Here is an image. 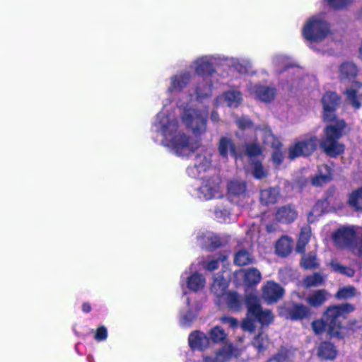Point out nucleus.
I'll list each match as a JSON object with an SVG mask.
<instances>
[{
  "label": "nucleus",
  "instance_id": "1",
  "mask_svg": "<svg viewBox=\"0 0 362 362\" xmlns=\"http://www.w3.org/2000/svg\"><path fill=\"white\" fill-rule=\"evenodd\" d=\"M218 58L213 56H202L196 59L191 69L202 76V83L195 88L196 96L192 94L182 95L177 103L182 124L193 134L189 136L180 127L177 118L169 112L164 105L157 114L152 129L160 137V144L169 151L177 156H188L201 146L199 137L207 130L209 110L201 103V100L211 95L212 86L209 83L208 76L214 72V66Z\"/></svg>",
  "mask_w": 362,
  "mask_h": 362
},
{
  "label": "nucleus",
  "instance_id": "2",
  "mask_svg": "<svg viewBox=\"0 0 362 362\" xmlns=\"http://www.w3.org/2000/svg\"><path fill=\"white\" fill-rule=\"evenodd\" d=\"M354 310V305L351 303L329 306L327 308L323 319L313 322V332L316 334H320L327 329L330 336L343 338L346 333V329L341 325L340 320L345 319L347 315Z\"/></svg>",
  "mask_w": 362,
  "mask_h": 362
},
{
  "label": "nucleus",
  "instance_id": "3",
  "mask_svg": "<svg viewBox=\"0 0 362 362\" xmlns=\"http://www.w3.org/2000/svg\"><path fill=\"white\" fill-rule=\"evenodd\" d=\"M358 73V67L351 62H345L339 66L340 80L344 82H354L344 94L346 101L355 109H359L362 102V83L354 81Z\"/></svg>",
  "mask_w": 362,
  "mask_h": 362
},
{
  "label": "nucleus",
  "instance_id": "4",
  "mask_svg": "<svg viewBox=\"0 0 362 362\" xmlns=\"http://www.w3.org/2000/svg\"><path fill=\"white\" fill-rule=\"evenodd\" d=\"M346 127L344 120H337L334 124L327 126L324 130V137L320 143L323 151L331 157H336L344 151V146L337 140L341 137Z\"/></svg>",
  "mask_w": 362,
  "mask_h": 362
},
{
  "label": "nucleus",
  "instance_id": "5",
  "mask_svg": "<svg viewBox=\"0 0 362 362\" xmlns=\"http://www.w3.org/2000/svg\"><path fill=\"white\" fill-rule=\"evenodd\" d=\"M247 315L242 323V328L245 331L253 332L255 329L256 322L262 325H268L273 320V315L269 310H263L259 305L257 296H249L247 298Z\"/></svg>",
  "mask_w": 362,
  "mask_h": 362
},
{
  "label": "nucleus",
  "instance_id": "6",
  "mask_svg": "<svg viewBox=\"0 0 362 362\" xmlns=\"http://www.w3.org/2000/svg\"><path fill=\"white\" fill-rule=\"evenodd\" d=\"M303 37L312 42H321L325 39L332 40L328 23L321 17L310 18L303 28Z\"/></svg>",
  "mask_w": 362,
  "mask_h": 362
},
{
  "label": "nucleus",
  "instance_id": "7",
  "mask_svg": "<svg viewBox=\"0 0 362 362\" xmlns=\"http://www.w3.org/2000/svg\"><path fill=\"white\" fill-rule=\"evenodd\" d=\"M221 180L214 177L210 180H203L197 182L191 190L193 197L200 200H209L214 198H221L223 192L220 187Z\"/></svg>",
  "mask_w": 362,
  "mask_h": 362
},
{
  "label": "nucleus",
  "instance_id": "8",
  "mask_svg": "<svg viewBox=\"0 0 362 362\" xmlns=\"http://www.w3.org/2000/svg\"><path fill=\"white\" fill-rule=\"evenodd\" d=\"M256 136L262 139L265 145L271 146L274 148L272 161L275 165H280L283 160V153L280 151L281 143L272 134L271 129L266 125L256 128Z\"/></svg>",
  "mask_w": 362,
  "mask_h": 362
},
{
  "label": "nucleus",
  "instance_id": "9",
  "mask_svg": "<svg viewBox=\"0 0 362 362\" xmlns=\"http://www.w3.org/2000/svg\"><path fill=\"white\" fill-rule=\"evenodd\" d=\"M317 143V138L315 136H308L296 140L288 148V158L293 160L310 155L315 150Z\"/></svg>",
  "mask_w": 362,
  "mask_h": 362
},
{
  "label": "nucleus",
  "instance_id": "10",
  "mask_svg": "<svg viewBox=\"0 0 362 362\" xmlns=\"http://www.w3.org/2000/svg\"><path fill=\"white\" fill-rule=\"evenodd\" d=\"M198 269H199V263L192 264L189 269V274L186 271L181 279V284L185 283L189 290L195 293L202 291L206 286V279L198 272Z\"/></svg>",
  "mask_w": 362,
  "mask_h": 362
},
{
  "label": "nucleus",
  "instance_id": "11",
  "mask_svg": "<svg viewBox=\"0 0 362 362\" xmlns=\"http://www.w3.org/2000/svg\"><path fill=\"white\" fill-rule=\"evenodd\" d=\"M262 298L268 303L272 304L279 300L284 294V289L277 283L268 281L262 288Z\"/></svg>",
  "mask_w": 362,
  "mask_h": 362
},
{
  "label": "nucleus",
  "instance_id": "12",
  "mask_svg": "<svg viewBox=\"0 0 362 362\" xmlns=\"http://www.w3.org/2000/svg\"><path fill=\"white\" fill-rule=\"evenodd\" d=\"M248 92L251 95L264 103H270L276 96V89L266 86L250 84L248 86Z\"/></svg>",
  "mask_w": 362,
  "mask_h": 362
},
{
  "label": "nucleus",
  "instance_id": "13",
  "mask_svg": "<svg viewBox=\"0 0 362 362\" xmlns=\"http://www.w3.org/2000/svg\"><path fill=\"white\" fill-rule=\"evenodd\" d=\"M339 98L334 92H327L322 98L323 106V116L327 121H332L334 118V112L339 104Z\"/></svg>",
  "mask_w": 362,
  "mask_h": 362
},
{
  "label": "nucleus",
  "instance_id": "14",
  "mask_svg": "<svg viewBox=\"0 0 362 362\" xmlns=\"http://www.w3.org/2000/svg\"><path fill=\"white\" fill-rule=\"evenodd\" d=\"M201 309L199 303H192L189 297L186 299V307L180 311V323L182 327H187L197 317V313Z\"/></svg>",
  "mask_w": 362,
  "mask_h": 362
},
{
  "label": "nucleus",
  "instance_id": "15",
  "mask_svg": "<svg viewBox=\"0 0 362 362\" xmlns=\"http://www.w3.org/2000/svg\"><path fill=\"white\" fill-rule=\"evenodd\" d=\"M192 74L189 71H185L173 75L170 78V83L168 88V93L180 92L189 83Z\"/></svg>",
  "mask_w": 362,
  "mask_h": 362
},
{
  "label": "nucleus",
  "instance_id": "16",
  "mask_svg": "<svg viewBox=\"0 0 362 362\" xmlns=\"http://www.w3.org/2000/svg\"><path fill=\"white\" fill-rule=\"evenodd\" d=\"M241 93L238 90H230L217 97L215 100V105H226L230 107H237L241 103Z\"/></svg>",
  "mask_w": 362,
  "mask_h": 362
},
{
  "label": "nucleus",
  "instance_id": "17",
  "mask_svg": "<svg viewBox=\"0 0 362 362\" xmlns=\"http://www.w3.org/2000/svg\"><path fill=\"white\" fill-rule=\"evenodd\" d=\"M211 166V159L204 155H199L195 158L194 166L188 168V174L194 177L201 176L202 173H205Z\"/></svg>",
  "mask_w": 362,
  "mask_h": 362
},
{
  "label": "nucleus",
  "instance_id": "18",
  "mask_svg": "<svg viewBox=\"0 0 362 362\" xmlns=\"http://www.w3.org/2000/svg\"><path fill=\"white\" fill-rule=\"evenodd\" d=\"M241 349L234 348L231 344L226 345L214 358H206V362H226L231 357H238Z\"/></svg>",
  "mask_w": 362,
  "mask_h": 362
},
{
  "label": "nucleus",
  "instance_id": "19",
  "mask_svg": "<svg viewBox=\"0 0 362 362\" xmlns=\"http://www.w3.org/2000/svg\"><path fill=\"white\" fill-rule=\"evenodd\" d=\"M332 178V170L327 165H322L318 168L317 175L313 177L312 183L315 186H322L329 182Z\"/></svg>",
  "mask_w": 362,
  "mask_h": 362
},
{
  "label": "nucleus",
  "instance_id": "20",
  "mask_svg": "<svg viewBox=\"0 0 362 362\" xmlns=\"http://www.w3.org/2000/svg\"><path fill=\"white\" fill-rule=\"evenodd\" d=\"M189 344L192 349L202 350L209 345V339L203 332H194L189 337Z\"/></svg>",
  "mask_w": 362,
  "mask_h": 362
},
{
  "label": "nucleus",
  "instance_id": "21",
  "mask_svg": "<svg viewBox=\"0 0 362 362\" xmlns=\"http://www.w3.org/2000/svg\"><path fill=\"white\" fill-rule=\"evenodd\" d=\"M218 153L223 158H228L229 155L237 158L235 147L233 141L227 137H222L218 144Z\"/></svg>",
  "mask_w": 362,
  "mask_h": 362
},
{
  "label": "nucleus",
  "instance_id": "22",
  "mask_svg": "<svg viewBox=\"0 0 362 362\" xmlns=\"http://www.w3.org/2000/svg\"><path fill=\"white\" fill-rule=\"evenodd\" d=\"M199 244L206 248L217 247L221 245L219 238L212 232H205L198 237Z\"/></svg>",
  "mask_w": 362,
  "mask_h": 362
},
{
  "label": "nucleus",
  "instance_id": "23",
  "mask_svg": "<svg viewBox=\"0 0 362 362\" xmlns=\"http://www.w3.org/2000/svg\"><path fill=\"white\" fill-rule=\"evenodd\" d=\"M329 296L326 290H317L308 296L306 301L311 307L317 308L323 305Z\"/></svg>",
  "mask_w": 362,
  "mask_h": 362
},
{
  "label": "nucleus",
  "instance_id": "24",
  "mask_svg": "<svg viewBox=\"0 0 362 362\" xmlns=\"http://www.w3.org/2000/svg\"><path fill=\"white\" fill-rule=\"evenodd\" d=\"M310 315V309L301 304H294L288 310L287 318L293 320L303 319Z\"/></svg>",
  "mask_w": 362,
  "mask_h": 362
},
{
  "label": "nucleus",
  "instance_id": "25",
  "mask_svg": "<svg viewBox=\"0 0 362 362\" xmlns=\"http://www.w3.org/2000/svg\"><path fill=\"white\" fill-rule=\"evenodd\" d=\"M276 219L282 223H290L297 217V212L291 206H284L279 208L276 214Z\"/></svg>",
  "mask_w": 362,
  "mask_h": 362
},
{
  "label": "nucleus",
  "instance_id": "26",
  "mask_svg": "<svg viewBox=\"0 0 362 362\" xmlns=\"http://www.w3.org/2000/svg\"><path fill=\"white\" fill-rule=\"evenodd\" d=\"M228 286V282L221 274H216L214 277V281L211 287V291L218 298H222L226 294V289Z\"/></svg>",
  "mask_w": 362,
  "mask_h": 362
},
{
  "label": "nucleus",
  "instance_id": "27",
  "mask_svg": "<svg viewBox=\"0 0 362 362\" xmlns=\"http://www.w3.org/2000/svg\"><path fill=\"white\" fill-rule=\"evenodd\" d=\"M239 276L245 278V282L248 284H258L261 280V274L259 271L255 268H250L247 270H240L236 273Z\"/></svg>",
  "mask_w": 362,
  "mask_h": 362
},
{
  "label": "nucleus",
  "instance_id": "28",
  "mask_svg": "<svg viewBox=\"0 0 362 362\" xmlns=\"http://www.w3.org/2000/svg\"><path fill=\"white\" fill-rule=\"evenodd\" d=\"M317 354L322 359L332 360L336 357L337 351L332 344L323 342L319 346Z\"/></svg>",
  "mask_w": 362,
  "mask_h": 362
},
{
  "label": "nucleus",
  "instance_id": "29",
  "mask_svg": "<svg viewBox=\"0 0 362 362\" xmlns=\"http://www.w3.org/2000/svg\"><path fill=\"white\" fill-rule=\"evenodd\" d=\"M293 243L287 236L281 237L276 244V253L282 257L288 255L292 250Z\"/></svg>",
  "mask_w": 362,
  "mask_h": 362
},
{
  "label": "nucleus",
  "instance_id": "30",
  "mask_svg": "<svg viewBox=\"0 0 362 362\" xmlns=\"http://www.w3.org/2000/svg\"><path fill=\"white\" fill-rule=\"evenodd\" d=\"M246 185L239 180H230L228 184V192L233 196H240L245 193Z\"/></svg>",
  "mask_w": 362,
  "mask_h": 362
},
{
  "label": "nucleus",
  "instance_id": "31",
  "mask_svg": "<svg viewBox=\"0 0 362 362\" xmlns=\"http://www.w3.org/2000/svg\"><path fill=\"white\" fill-rule=\"evenodd\" d=\"M279 198V191L276 188H270L261 192L260 200L262 203L268 204L275 203Z\"/></svg>",
  "mask_w": 362,
  "mask_h": 362
},
{
  "label": "nucleus",
  "instance_id": "32",
  "mask_svg": "<svg viewBox=\"0 0 362 362\" xmlns=\"http://www.w3.org/2000/svg\"><path fill=\"white\" fill-rule=\"evenodd\" d=\"M327 208L326 201H318L308 214V220L310 223L315 222L318 217L322 216Z\"/></svg>",
  "mask_w": 362,
  "mask_h": 362
},
{
  "label": "nucleus",
  "instance_id": "33",
  "mask_svg": "<svg viewBox=\"0 0 362 362\" xmlns=\"http://www.w3.org/2000/svg\"><path fill=\"white\" fill-rule=\"evenodd\" d=\"M311 235V230L309 227L303 228L301 230L299 239L296 246V251L298 252H303L305 251V245L309 242Z\"/></svg>",
  "mask_w": 362,
  "mask_h": 362
},
{
  "label": "nucleus",
  "instance_id": "34",
  "mask_svg": "<svg viewBox=\"0 0 362 362\" xmlns=\"http://www.w3.org/2000/svg\"><path fill=\"white\" fill-rule=\"evenodd\" d=\"M253 258L250 253L245 250H239L235 255L234 262L237 265L243 266L252 263Z\"/></svg>",
  "mask_w": 362,
  "mask_h": 362
},
{
  "label": "nucleus",
  "instance_id": "35",
  "mask_svg": "<svg viewBox=\"0 0 362 362\" xmlns=\"http://www.w3.org/2000/svg\"><path fill=\"white\" fill-rule=\"evenodd\" d=\"M325 276H322L318 273H315L313 275L308 276L303 280V284L305 287H316L322 285L325 281Z\"/></svg>",
  "mask_w": 362,
  "mask_h": 362
},
{
  "label": "nucleus",
  "instance_id": "36",
  "mask_svg": "<svg viewBox=\"0 0 362 362\" xmlns=\"http://www.w3.org/2000/svg\"><path fill=\"white\" fill-rule=\"evenodd\" d=\"M356 289L353 286H346L340 288L335 294L336 298L344 300L356 296Z\"/></svg>",
  "mask_w": 362,
  "mask_h": 362
},
{
  "label": "nucleus",
  "instance_id": "37",
  "mask_svg": "<svg viewBox=\"0 0 362 362\" xmlns=\"http://www.w3.org/2000/svg\"><path fill=\"white\" fill-rule=\"evenodd\" d=\"M349 204L356 210H362V187L351 194Z\"/></svg>",
  "mask_w": 362,
  "mask_h": 362
},
{
  "label": "nucleus",
  "instance_id": "38",
  "mask_svg": "<svg viewBox=\"0 0 362 362\" xmlns=\"http://www.w3.org/2000/svg\"><path fill=\"white\" fill-rule=\"evenodd\" d=\"M252 344L258 351L266 349L269 344V339L267 334L264 332H260L259 335L254 339Z\"/></svg>",
  "mask_w": 362,
  "mask_h": 362
},
{
  "label": "nucleus",
  "instance_id": "39",
  "mask_svg": "<svg viewBox=\"0 0 362 362\" xmlns=\"http://www.w3.org/2000/svg\"><path fill=\"white\" fill-rule=\"evenodd\" d=\"M223 299L226 301L228 305L231 308L236 310L240 306L239 297L235 292L226 293L225 296H223Z\"/></svg>",
  "mask_w": 362,
  "mask_h": 362
},
{
  "label": "nucleus",
  "instance_id": "40",
  "mask_svg": "<svg viewBox=\"0 0 362 362\" xmlns=\"http://www.w3.org/2000/svg\"><path fill=\"white\" fill-rule=\"evenodd\" d=\"M302 267L305 269H313L317 266V260L314 253L308 254L303 257L301 262Z\"/></svg>",
  "mask_w": 362,
  "mask_h": 362
},
{
  "label": "nucleus",
  "instance_id": "41",
  "mask_svg": "<svg viewBox=\"0 0 362 362\" xmlns=\"http://www.w3.org/2000/svg\"><path fill=\"white\" fill-rule=\"evenodd\" d=\"M291 352L281 350L276 355L270 358L267 362H291Z\"/></svg>",
  "mask_w": 362,
  "mask_h": 362
},
{
  "label": "nucleus",
  "instance_id": "42",
  "mask_svg": "<svg viewBox=\"0 0 362 362\" xmlns=\"http://www.w3.org/2000/svg\"><path fill=\"white\" fill-rule=\"evenodd\" d=\"M330 265L332 269L337 272L344 274L349 277H351L354 275L355 272L353 269L344 267L337 262H332Z\"/></svg>",
  "mask_w": 362,
  "mask_h": 362
},
{
  "label": "nucleus",
  "instance_id": "43",
  "mask_svg": "<svg viewBox=\"0 0 362 362\" xmlns=\"http://www.w3.org/2000/svg\"><path fill=\"white\" fill-rule=\"evenodd\" d=\"M250 170L253 176L257 179L263 178L267 175V171L263 168L262 164L257 161L251 163Z\"/></svg>",
  "mask_w": 362,
  "mask_h": 362
},
{
  "label": "nucleus",
  "instance_id": "44",
  "mask_svg": "<svg viewBox=\"0 0 362 362\" xmlns=\"http://www.w3.org/2000/svg\"><path fill=\"white\" fill-rule=\"evenodd\" d=\"M210 334L211 339L214 342L221 341L226 337V334L225 333L224 330L218 326L213 328L211 330Z\"/></svg>",
  "mask_w": 362,
  "mask_h": 362
},
{
  "label": "nucleus",
  "instance_id": "45",
  "mask_svg": "<svg viewBox=\"0 0 362 362\" xmlns=\"http://www.w3.org/2000/svg\"><path fill=\"white\" fill-rule=\"evenodd\" d=\"M235 69L240 73H249L250 69L252 66V64L248 60H241L238 62L235 65Z\"/></svg>",
  "mask_w": 362,
  "mask_h": 362
},
{
  "label": "nucleus",
  "instance_id": "46",
  "mask_svg": "<svg viewBox=\"0 0 362 362\" xmlns=\"http://www.w3.org/2000/svg\"><path fill=\"white\" fill-rule=\"evenodd\" d=\"M327 4L334 8H341L349 4L352 0H325Z\"/></svg>",
  "mask_w": 362,
  "mask_h": 362
},
{
  "label": "nucleus",
  "instance_id": "47",
  "mask_svg": "<svg viewBox=\"0 0 362 362\" xmlns=\"http://www.w3.org/2000/svg\"><path fill=\"white\" fill-rule=\"evenodd\" d=\"M247 153L249 156H256L262 153V150L257 144H252L247 146Z\"/></svg>",
  "mask_w": 362,
  "mask_h": 362
},
{
  "label": "nucleus",
  "instance_id": "48",
  "mask_svg": "<svg viewBox=\"0 0 362 362\" xmlns=\"http://www.w3.org/2000/svg\"><path fill=\"white\" fill-rule=\"evenodd\" d=\"M107 337V329L102 326L100 327L95 334V339L97 341H103L105 340Z\"/></svg>",
  "mask_w": 362,
  "mask_h": 362
},
{
  "label": "nucleus",
  "instance_id": "49",
  "mask_svg": "<svg viewBox=\"0 0 362 362\" xmlns=\"http://www.w3.org/2000/svg\"><path fill=\"white\" fill-rule=\"evenodd\" d=\"M218 262L219 259H211L207 263L202 262V267L209 270V271H213L218 268Z\"/></svg>",
  "mask_w": 362,
  "mask_h": 362
},
{
  "label": "nucleus",
  "instance_id": "50",
  "mask_svg": "<svg viewBox=\"0 0 362 362\" xmlns=\"http://www.w3.org/2000/svg\"><path fill=\"white\" fill-rule=\"evenodd\" d=\"M237 124L239 128L242 129H246L251 127L252 123L250 120L247 117H242L237 120Z\"/></svg>",
  "mask_w": 362,
  "mask_h": 362
},
{
  "label": "nucleus",
  "instance_id": "51",
  "mask_svg": "<svg viewBox=\"0 0 362 362\" xmlns=\"http://www.w3.org/2000/svg\"><path fill=\"white\" fill-rule=\"evenodd\" d=\"M221 320L223 324L228 325L231 327H235L238 325L236 319L230 317H223Z\"/></svg>",
  "mask_w": 362,
  "mask_h": 362
},
{
  "label": "nucleus",
  "instance_id": "52",
  "mask_svg": "<svg viewBox=\"0 0 362 362\" xmlns=\"http://www.w3.org/2000/svg\"><path fill=\"white\" fill-rule=\"evenodd\" d=\"M215 214L217 218H222L223 221H226V217L229 214L227 211L223 212L219 210H216Z\"/></svg>",
  "mask_w": 362,
  "mask_h": 362
},
{
  "label": "nucleus",
  "instance_id": "53",
  "mask_svg": "<svg viewBox=\"0 0 362 362\" xmlns=\"http://www.w3.org/2000/svg\"><path fill=\"white\" fill-rule=\"evenodd\" d=\"M273 62L276 65L280 64H284L285 62V57L283 56L275 57L273 59Z\"/></svg>",
  "mask_w": 362,
  "mask_h": 362
},
{
  "label": "nucleus",
  "instance_id": "54",
  "mask_svg": "<svg viewBox=\"0 0 362 362\" xmlns=\"http://www.w3.org/2000/svg\"><path fill=\"white\" fill-rule=\"evenodd\" d=\"M82 310L85 313H88L90 311L91 307H90V304L86 303L83 304Z\"/></svg>",
  "mask_w": 362,
  "mask_h": 362
},
{
  "label": "nucleus",
  "instance_id": "55",
  "mask_svg": "<svg viewBox=\"0 0 362 362\" xmlns=\"http://www.w3.org/2000/svg\"><path fill=\"white\" fill-rule=\"evenodd\" d=\"M211 119L212 121L217 122L218 120V116L216 112H213L211 115Z\"/></svg>",
  "mask_w": 362,
  "mask_h": 362
},
{
  "label": "nucleus",
  "instance_id": "56",
  "mask_svg": "<svg viewBox=\"0 0 362 362\" xmlns=\"http://www.w3.org/2000/svg\"><path fill=\"white\" fill-rule=\"evenodd\" d=\"M267 230L269 231V232H272L274 230V228H273L272 226H267Z\"/></svg>",
  "mask_w": 362,
  "mask_h": 362
}]
</instances>
